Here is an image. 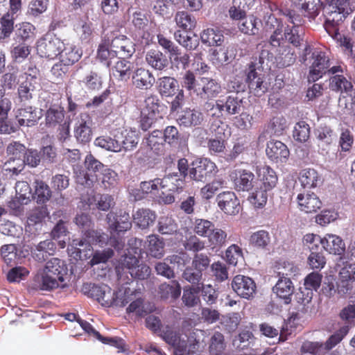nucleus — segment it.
<instances>
[{
    "label": "nucleus",
    "mask_w": 355,
    "mask_h": 355,
    "mask_svg": "<svg viewBox=\"0 0 355 355\" xmlns=\"http://www.w3.org/2000/svg\"><path fill=\"white\" fill-rule=\"evenodd\" d=\"M257 173L260 182L259 186L270 191L276 187L278 178L276 172L272 168L268 166H261L258 168Z\"/></svg>",
    "instance_id": "nucleus-31"
},
{
    "label": "nucleus",
    "mask_w": 355,
    "mask_h": 355,
    "mask_svg": "<svg viewBox=\"0 0 355 355\" xmlns=\"http://www.w3.org/2000/svg\"><path fill=\"white\" fill-rule=\"evenodd\" d=\"M234 183L237 191H248L254 187V175L246 169L234 171Z\"/></svg>",
    "instance_id": "nucleus-27"
},
{
    "label": "nucleus",
    "mask_w": 355,
    "mask_h": 355,
    "mask_svg": "<svg viewBox=\"0 0 355 355\" xmlns=\"http://www.w3.org/2000/svg\"><path fill=\"white\" fill-rule=\"evenodd\" d=\"M33 73H26V78L21 82L18 87L17 94L19 101L26 104L33 98V92L35 89L39 70L33 69Z\"/></svg>",
    "instance_id": "nucleus-14"
},
{
    "label": "nucleus",
    "mask_w": 355,
    "mask_h": 355,
    "mask_svg": "<svg viewBox=\"0 0 355 355\" xmlns=\"http://www.w3.org/2000/svg\"><path fill=\"white\" fill-rule=\"evenodd\" d=\"M329 75H331L329 85L331 90L347 94L352 91L353 85L351 82V78H347L343 75V73H330Z\"/></svg>",
    "instance_id": "nucleus-30"
},
{
    "label": "nucleus",
    "mask_w": 355,
    "mask_h": 355,
    "mask_svg": "<svg viewBox=\"0 0 355 355\" xmlns=\"http://www.w3.org/2000/svg\"><path fill=\"white\" fill-rule=\"evenodd\" d=\"M323 249L329 254L340 255L345 250V244L340 236L327 234L323 237Z\"/></svg>",
    "instance_id": "nucleus-35"
},
{
    "label": "nucleus",
    "mask_w": 355,
    "mask_h": 355,
    "mask_svg": "<svg viewBox=\"0 0 355 355\" xmlns=\"http://www.w3.org/2000/svg\"><path fill=\"white\" fill-rule=\"evenodd\" d=\"M216 172L217 166L214 162L208 158L201 157L191 162L189 176L192 180L205 182Z\"/></svg>",
    "instance_id": "nucleus-10"
},
{
    "label": "nucleus",
    "mask_w": 355,
    "mask_h": 355,
    "mask_svg": "<svg viewBox=\"0 0 355 355\" xmlns=\"http://www.w3.org/2000/svg\"><path fill=\"white\" fill-rule=\"evenodd\" d=\"M66 267L62 260L58 258H52L46 262L43 272L63 282L66 274Z\"/></svg>",
    "instance_id": "nucleus-36"
},
{
    "label": "nucleus",
    "mask_w": 355,
    "mask_h": 355,
    "mask_svg": "<svg viewBox=\"0 0 355 355\" xmlns=\"http://www.w3.org/2000/svg\"><path fill=\"white\" fill-rule=\"evenodd\" d=\"M107 222L111 233L126 232L132 227L129 214L121 209L116 213L110 211L107 215Z\"/></svg>",
    "instance_id": "nucleus-12"
},
{
    "label": "nucleus",
    "mask_w": 355,
    "mask_h": 355,
    "mask_svg": "<svg viewBox=\"0 0 355 355\" xmlns=\"http://www.w3.org/2000/svg\"><path fill=\"white\" fill-rule=\"evenodd\" d=\"M140 189L145 194H150L152 198L162 197L160 178H155L149 181H144L140 184Z\"/></svg>",
    "instance_id": "nucleus-50"
},
{
    "label": "nucleus",
    "mask_w": 355,
    "mask_h": 355,
    "mask_svg": "<svg viewBox=\"0 0 355 355\" xmlns=\"http://www.w3.org/2000/svg\"><path fill=\"white\" fill-rule=\"evenodd\" d=\"M164 139L162 130H153L148 137H146V144L150 150H154L157 154L162 151L164 145Z\"/></svg>",
    "instance_id": "nucleus-53"
},
{
    "label": "nucleus",
    "mask_w": 355,
    "mask_h": 355,
    "mask_svg": "<svg viewBox=\"0 0 355 355\" xmlns=\"http://www.w3.org/2000/svg\"><path fill=\"white\" fill-rule=\"evenodd\" d=\"M221 91L220 85L215 80L202 77L198 81L196 93L202 98H212L216 97Z\"/></svg>",
    "instance_id": "nucleus-19"
},
{
    "label": "nucleus",
    "mask_w": 355,
    "mask_h": 355,
    "mask_svg": "<svg viewBox=\"0 0 355 355\" xmlns=\"http://www.w3.org/2000/svg\"><path fill=\"white\" fill-rule=\"evenodd\" d=\"M280 12L286 17L287 21L292 24L293 26H304L306 17L301 12L300 10L296 8L293 3L290 8L282 9Z\"/></svg>",
    "instance_id": "nucleus-42"
},
{
    "label": "nucleus",
    "mask_w": 355,
    "mask_h": 355,
    "mask_svg": "<svg viewBox=\"0 0 355 355\" xmlns=\"http://www.w3.org/2000/svg\"><path fill=\"white\" fill-rule=\"evenodd\" d=\"M279 279L272 290L276 295L284 300L285 304H289L291 302V296L293 294L295 287L291 279L286 277L281 273H278Z\"/></svg>",
    "instance_id": "nucleus-25"
},
{
    "label": "nucleus",
    "mask_w": 355,
    "mask_h": 355,
    "mask_svg": "<svg viewBox=\"0 0 355 355\" xmlns=\"http://www.w3.org/2000/svg\"><path fill=\"white\" fill-rule=\"evenodd\" d=\"M349 331V325H344L331 335L325 343H323L326 353L339 344L348 334Z\"/></svg>",
    "instance_id": "nucleus-52"
},
{
    "label": "nucleus",
    "mask_w": 355,
    "mask_h": 355,
    "mask_svg": "<svg viewBox=\"0 0 355 355\" xmlns=\"http://www.w3.org/2000/svg\"><path fill=\"white\" fill-rule=\"evenodd\" d=\"M244 87L245 86L242 83H238L236 86L233 85L232 88L236 91V94L228 96L225 103H223L220 101H217L216 104L208 103L207 111L209 112V114L212 116L219 117L222 115V112L224 109L230 115L239 113L243 101L238 97L237 93L243 91Z\"/></svg>",
    "instance_id": "nucleus-6"
},
{
    "label": "nucleus",
    "mask_w": 355,
    "mask_h": 355,
    "mask_svg": "<svg viewBox=\"0 0 355 355\" xmlns=\"http://www.w3.org/2000/svg\"><path fill=\"white\" fill-rule=\"evenodd\" d=\"M74 223L81 230L83 236L92 238L93 236H96V234H98V233L92 227V223L87 214H78L74 218Z\"/></svg>",
    "instance_id": "nucleus-46"
},
{
    "label": "nucleus",
    "mask_w": 355,
    "mask_h": 355,
    "mask_svg": "<svg viewBox=\"0 0 355 355\" xmlns=\"http://www.w3.org/2000/svg\"><path fill=\"white\" fill-rule=\"evenodd\" d=\"M92 120L87 114H81L74 128V137L81 144L89 143L92 138Z\"/></svg>",
    "instance_id": "nucleus-17"
},
{
    "label": "nucleus",
    "mask_w": 355,
    "mask_h": 355,
    "mask_svg": "<svg viewBox=\"0 0 355 355\" xmlns=\"http://www.w3.org/2000/svg\"><path fill=\"white\" fill-rule=\"evenodd\" d=\"M64 119V110L60 105H51L46 112L45 123L49 128L60 125Z\"/></svg>",
    "instance_id": "nucleus-37"
},
{
    "label": "nucleus",
    "mask_w": 355,
    "mask_h": 355,
    "mask_svg": "<svg viewBox=\"0 0 355 355\" xmlns=\"http://www.w3.org/2000/svg\"><path fill=\"white\" fill-rule=\"evenodd\" d=\"M63 47V41L53 33L48 32L38 40L37 51L40 57L53 60L61 53Z\"/></svg>",
    "instance_id": "nucleus-8"
},
{
    "label": "nucleus",
    "mask_w": 355,
    "mask_h": 355,
    "mask_svg": "<svg viewBox=\"0 0 355 355\" xmlns=\"http://www.w3.org/2000/svg\"><path fill=\"white\" fill-rule=\"evenodd\" d=\"M218 207L226 214L236 215L240 211L239 200L233 191H224L216 197Z\"/></svg>",
    "instance_id": "nucleus-13"
},
{
    "label": "nucleus",
    "mask_w": 355,
    "mask_h": 355,
    "mask_svg": "<svg viewBox=\"0 0 355 355\" xmlns=\"http://www.w3.org/2000/svg\"><path fill=\"white\" fill-rule=\"evenodd\" d=\"M207 239L212 250H219L226 245L227 233L220 228L214 227Z\"/></svg>",
    "instance_id": "nucleus-45"
},
{
    "label": "nucleus",
    "mask_w": 355,
    "mask_h": 355,
    "mask_svg": "<svg viewBox=\"0 0 355 355\" xmlns=\"http://www.w3.org/2000/svg\"><path fill=\"white\" fill-rule=\"evenodd\" d=\"M133 219L138 227L146 229L154 223L156 214L149 209H139L133 214Z\"/></svg>",
    "instance_id": "nucleus-39"
},
{
    "label": "nucleus",
    "mask_w": 355,
    "mask_h": 355,
    "mask_svg": "<svg viewBox=\"0 0 355 355\" xmlns=\"http://www.w3.org/2000/svg\"><path fill=\"white\" fill-rule=\"evenodd\" d=\"M59 280L43 272L34 279L35 286L41 291H51L59 286Z\"/></svg>",
    "instance_id": "nucleus-48"
},
{
    "label": "nucleus",
    "mask_w": 355,
    "mask_h": 355,
    "mask_svg": "<svg viewBox=\"0 0 355 355\" xmlns=\"http://www.w3.org/2000/svg\"><path fill=\"white\" fill-rule=\"evenodd\" d=\"M94 145L108 151L120 152L121 146L120 141L109 136H100L96 138Z\"/></svg>",
    "instance_id": "nucleus-55"
},
{
    "label": "nucleus",
    "mask_w": 355,
    "mask_h": 355,
    "mask_svg": "<svg viewBox=\"0 0 355 355\" xmlns=\"http://www.w3.org/2000/svg\"><path fill=\"white\" fill-rule=\"evenodd\" d=\"M200 292V286H187L184 288L182 295V302L185 306L188 307H193L200 302V297L198 296Z\"/></svg>",
    "instance_id": "nucleus-51"
},
{
    "label": "nucleus",
    "mask_w": 355,
    "mask_h": 355,
    "mask_svg": "<svg viewBox=\"0 0 355 355\" xmlns=\"http://www.w3.org/2000/svg\"><path fill=\"white\" fill-rule=\"evenodd\" d=\"M282 28H277L270 37V44L275 48V60L280 67H287L293 65L296 60V53L288 44H285L282 34Z\"/></svg>",
    "instance_id": "nucleus-5"
},
{
    "label": "nucleus",
    "mask_w": 355,
    "mask_h": 355,
    "mask_svg": "<svg viewBox=\"0 0 355 355\" xmlns=\"http://www.w3.org/2000/svg\"><path fill=\"white\" fill-rule=\"evenodd\" d=\"M337 266L340 268L338 275L341 282H349L355 280V263L345 261L340 257Z\"/></svg>",
    "instance_id": "nucleus-43"
},
{
    "label": "nucleus",
    "mask_w": 355,
    "mask_h": 355,
    "mask_svg": "<svg viewBox=\"0 0 355 355\" xmlns=\"http://www.w3.org/2000/svg\"><path fill=\"white\" fill-rule=\"evenodd\" d=\"M56 250L55 243L51 240L47 239L40 242L33 249V258L39 262L45 261L50 256L53 255Z\"/></svg>",
    "instance_id": "nucleus-28"
},
{
    "label": "nucleus",
    "mask_w": 355,
    "mask_h": 355,
    "mask_svg": "<svg viewBox=\"0 0 355 355\" xmlns=\"http://www.w3.org/2000/svg\"><path fill=\"white\" fill-rule=\"evenodd\" d=\"M342 22H324V27L327 33L343 48L345 51L353 54V43L352 38L347 35H342L339 31V26Z\"/></svg>",
    "instance_id": "nucleus-20"
},
{
    "label": "nucleus",
    "mask_w": 355,
    "mask_h": 355,
    "mask_svg": "<svg viewBox=\"0 0 355 355\" xmlns=\"http://www.w3.org/2000/svg\"><path fill=\"white\" fill-rule=\"evenodd\" d=\"M200 38L203 44L209 46H220L224 40L223 33L218 28H208L204 30Z\"/></svg>",
    "instance_id": "nucleus-41"
},
{
    "label": "nucleus",
    "mask_w": 355,
    "mask_h": 355,
    "mask_svg": "<svg viewBox=\"0 0 355 355\" xmlns=\"http://www.w3.org/2000/svg\"><path fill=\"white\" fill-rule=\"evenodd\" d=\"M16 117L21 126L32 127L37 123L41 116L38 115L37 108L27 106L19 109Z\"/></svg>",
    "instance_id": "nucleus-33"
},
{
    "label": "nucleus",
    "mask_w": 355,
    "mask_h": 355,
    "mask_svg": "<svg viewBox=\"0 0 355 355\" xmlns=\"http://www.w3.org/2000/svg\"><path fill=\"white\" fill-rule=\"evenodd\" d=\"M299 209L305 213L316 212L322 207V202L314 193H299L297 196Z\"/></svg>",
    "instance_id": "nucleus-24"
},
{
    "label": "nucleus",
    "mask_w": 355,
    "mask_h": 355,
    "mask_svg": "<svg viewBox=\"0 0 355 355\" xmlns=\"http://www.w3.org/2000/svg\"><path fill=\"white\" fill-rule=\"evenodd\" d=\"M177 121L180 125L186 128L195 127L202 123L203 115L198 110L186 109L181 112Z\"/></svg>",
    "instance_id": "nucleus-32"
},
{
    "label": "nucleus",
    "mask_w": 355,
    "mask_h": 355,
    "mask_svg": "<svg viewBox=\"0 0 355 355\" xmlns=\"http://www.w3.org/2000/svg\"><path fill=\"white\" fill-rule=\"evenodd\" d=\"M266 152L268 158L276 163L285 162L290 155L287 146L278 140L268 141Z\"/></svg>",
    "instance_id": "nucleus-21"
},
{
    "label": "nucleus",
    "mask_w": 355,
    "mask_h": 355,
    "mask_svg": "<svg viewBox=\"0 0 355 355\" xmlns=\"http://www.w3.org/2000/svg\"><path fill=\"white\" fill-rule=\"evenodd\" d=\"M316 139L320 144L329 146L331 144L336 137L334 130L329 125H324L319 126L315 130Z\"/></svg>",
    "instance_id": "nucleus-56"
},
{
    "label": "nucleus",
    "mask_w": 355,
    "mask_h": 355,
    "mask_svg": "<svg viewBox=\"0 0 355 355\" xmlns=\"http://www.w3.org/2000/svg\"><path fill=\"white\" fill-rule=\"evenodd\" d=\"M239 30L246 35H254L258 33L257 19L253 15L245 17L238 24Z\"/></svg>",
    "instance_id": "nucleus-59"
},
{
    "label": "nucleus",
    "mask_w": 355,
    "mask_h": 355,
    "mask_svg": "<svg viewBox=\"0 0 355 355\" xmlns=\"http://www.w3.org/2000/svg\"><path fill=\"white\" fill-rule=\"evenodd\" d=\"M98 241V234L92 238L85 237L83 236L82 239H73L72 245L75 250L73 253H76V257L80 259H87L93 254V249L92 244Z\"/></svg>",
    "instance_id": "nucleus-22"
},
{
    "label": "nucleus",
    "mask_w": 355,
    "mask_h": 355,
    "mask_svg": "<svg viewBox=\"0 0 355 355\" xmlns=\"http://www.w3.org/2000/svg\"><path fill=\"white\" fill-rule=\"evenodd\" d=\"M300 353L301 354H311L312 355H325L326 352L324 349V346L323 343L322 342H312L309 340H306L302 343L300 348Z\"/></svg>",
    "instance_id": "nucleus-63"
},
{
    "label": "nucleus",
    "mask_w": 355,
    "mask_h": 355,
    "mask_svg": "<svg viewBox=\"0 0 355 355\" xmlns=\"http://www.w3.org/2000/svg\"><path fill=\"white\" fill-rule=\"evenodd\" d=\"M304 245L308 247L311 253L322 252L323 238L314 234H306L303 237Z\"/></svg>",
    "instance_id": "nucleus-58"
},
{
    "label": "nucleus",
    "mask_w": 355,
    "mask_h": 355,
    "mask_svg": "<svg viewBox=\"0 0 355 355\" xmlns=\"http://www.w3.org/2000/svg\"><path fill=\"white\" fill-rule=\"evenodd\" d=\"M175 21L177 26L186 32L193 30L197 23L195 17L187 11L178 12L175 16Z\"/></svg>",
    "instance_id": "nucleus-44"
},
{
    "label": "nucleus",
    "mask_w": 355,
    "mask_h": 355,
    "mask_svg": "<svg viewBox=\"0 0 355 355\" xmlns=\"http://www.w3.org/2000/svg\"><path fill=\"white\" fill-rule=\"evenodd\" d=\"M146 63L155 70L162 71L168 64V60L165 54L159 49H150L145 55Z\"/></svg>",
    "instance_id": "nucleus-34"
},
{
    "label": "nucleus",
    "mask_w": 355,
    "mask_h": 355,
    "mask_svg": "<svg viewBox=\"0 0 355 355\" xmlns=\"http://www.w3.org/2000/svg\"><path fill=\"white\" fill-rule=\"evenodd\" d=\"M15 35L17 39L27 42L33 40L35 36V27L29 22H22L17 26Z\"/></svg>",
    "instance_id": "nucleus-57"
},
{
    "label": "nucleus",
    "mask_w": 355,
    "mask_h": 355,
    "mask_svg": "<svg viewBox=\"0 0 355 355\" xmlns=\"http://www.w3.org/2000/svg\"><path fill=\"white\" fill-rule=\"evenodd\" d=\"M347 67L341 62L331 67L330 58L328 53L321 48H316L313 52V58L310 59V67L308 76L309 82H315L324 75L328 73H344Z\"/></svg>",
    "instance_id": "nucleus-2"
},
{
    "label": "nucleus",
    "mask_w": 355,
    "mask_h": 355,
    "mask_svg": "<svg viewBox=\"0 0 355 355\" xmlns=\"http://www.w3.org/2000/svg\"><path fill=\"white\" fill-rule=\"evenodd\" d=\"M269 55L268 51L263 50L259 54V58H253V60L247 64L245 69L246 76L245 81L251 92L257 96H261L268 89V84L263 80V76L259 74L257 71V60L259 64L261 66L264 62V58Z\"/></svg>",
    "instance_id": "nucleus-4"
},
{
    "label": "nucleus",
    "mask_w": 355,
    "mask_h": 355,
    "mask_svg": "<svg viewBox=\"0 0 355 355\" xmlns=\"http://www.w3.org/2000/svg\"><path fill=\"white\" fill-rule=\"evenodd\" d=\"M132 83L135 88L140 90L151 89L155 83V78L153 72L144 67L137 68L132 76Z\"/></svg>",
    "instance_id": "nucleus-16"
},
{
    "label": "nucleus",
    "mask_w": 355,
    "mask_h": 355,
    "mask_svg": "<svg viewBox=\"0 0 355 355\" xmlns=\"http://www.w3.org/2000/svg\"><path fill=\"white\" fill-rule=\"evenodd\" d=\"M59 55L60 60L69 66H71L78 62L81 57V54L76 49V46L69 44H65L64 43L62 52Z\"/></svg>",
    "instance_id": "nucleus-49"
},
{
    "label": "nucleus",
    "mask_w": 355,
    "mask_h": 355,
    "mask_svg": "<svg viewBox=\"0 0 355 355\" xmlns=\"http://www.w3.org/2000/svg\"><path fill=\"white\" fill-rule=\"evenodd\" d=\"M147 250L150 256L161 258L164 255V243L159 236L152 234L147 239Z\"/></svg>",
    "instance_id": "nucleus-47"
},
{
    "label": "nucleus",
    "mask_w": 355,
    "mask_h": 355,
    "mask_svg": "<svg viewBox=\"0 0 355 355\" xmlns=\"http://www.w3.org/2000/svg\"><path fill=\"white\" fill-rule=\"evenodd\" d=\"M248 241L250 246L257 250L268 251L272 247L271 235L265 230H259L252 232Z\"/></svg>",
    "instance_id": "nucleus-23"
},
{
    "label": "nucleus",
    "mask_w": 355,
    "mask_h": 355,
    "mask_svg": "<svg viewBox=\"0 0 355 355\" xmlns=\"http://www.w3.org/2000/svg\"><path fill=\"white\" fill-rule=\"evenodd\" d=\"M112 73L121 80L129 78L131 73V63L126 59H119L112 68Z\"/></svg>",
    "instance_id": "nucleus-62"
},
{
    "label": "nucleus",
    "mask_w": 355,
    "mask_h": 355,
    "mask_svg": "<svg viewBox=\"0 0 355 355\" xmlns=\"http://www.w3.org/2000/svg\"><path fill=\"white\" fill-rule=\"evenodd\" d=\"M214 227V223L209 220L197 218L193 223V232L201 237L208 238Z\"/></svg>",
    "instance_id": "nucleus-64"
},
{
    "label": "nucleus",
    "mask_w": 355,
    "mask_h": 355,
    "mask_svg": "<svg viewBox=\"0 0 355 355\" xmlns=\"http://www.w3.org/2000/svg\"><path fill=\"white\" fill-rule=\"evenodd\" d=\"M83 293L89 297L96 300L102 306L106 307H123L128 300L125 298L130 290H125L123 293L114 292L105 284L85 283L82 286Z\"/></svg>",
    "instance_id": "nucleus-1"
},
{
    "label": "nucleus",
    "mask_w": 355,
    "mask_h": 355,
    "mask_svg": "<svg viewBox=\"0 0 355 355\" xmlns=\"http://www.w3.org/2000/svg\"><path fill=\"white\" fill-rule=\"evenodd\" d=\"M174 36L177 42L187 49L193 50L198 46V39L195 35H189L188 32L178 30L175 32Z\"/></svg>",
    "instance_id": "nucleus-61"
},
{
    "label": "nucleus",
    "mask_w": 355,
    "mask_h": 355,
    "mask_svg": "<svg viewBox=\"0 0 355 355\" xmlns=\"http://www.w3.org/2000/svg\"><path fill=\"white\" fill-rule=\"evenodd\" d=\"M110 44L115 57L119 59L129 58L135 51L133 43L125 35L114 37Z\"/></svg>",
    "instance_id": "nucleus-15"
},
{
    "label": "nucleus",
    "mask_w": 355,
    "mask_h": 355,
    "mask_svg": "<svg viewBox=\"0 0 355 355\" xmlns=\"http://www.w3.org/2000/svg\"><path fill=\"white\" fill-rule=\"evenodd\" d=\"M270 191V190H266V188L259 186L249 196V200L255 208L261 209L266 205Z\"/></svg>",
    "instance_id": "nucleus-54"
},
{
    "label": "nucleus",
    "mask_w": 355,
    "mask_h": 355,
    "mask_svg": "<svg viewBox=\"0 0 355 355\" xmlns=\"http://www.w3.org/2000/svg\"><path fill=\"white\" fill-rule=\"evenodd\" d=\"M162 197L161 201L164 204H171L175 201L173 193H180L184 186L185 180L178 173L169 174L160 178Z\"/></svg>",
    "instance_id": "nucleus-9"
},
{
    "label": "nucleus",
    "mask_w": 355,
    "mask_h": 355,
    "mask_svg": "<svg viewBox=\"0 0 355 355\" xmlns=\"http://www.w3.org/2000/svg\"><path fill=\"white\" fill-rule=\"evenodd\" d=\"M299 180L304 189H313L322 184L323 180L318 171L312 168L302 169Z\"/></svg>",
    "instance_id": "nucleus-29"
},
{
    "label": "nucleus",
    "mask_w": 355,
    "mask_h": 355,
    "mask_svg": "<svg viewBox=\"0 0 355 355\" xmlns=\"http://www.w3.org/2000/svg\"><path fill=\"white\" fill-rule=\"evenodd\" d=\"M285 44L300 48L304 42L305 29L304 26H287L282 35Z\"/></svg>",
    "instance_id": "nucleus-26"
},
{
    "label": "nucleus",
    "mask_w": 355,
    "mask_h": 355,
    "mask_svg": "<svg viewBox=\"0 0 355 355\" xmlns=\"http://www.w3.org/2000/svg\"><path fill=\"white\" fill-rule=\"evenodd\" d=\"M178 87V81L174 78L163 76L158 79L157 88L162 96H173L175 94Z\"/></svg>",
    "instance_id": "nucleus-40"
},
{
    "label": "nucleus",
    "mask_w": 355,
    "mask_h": 355,
    "mask_svg": "<svg viewBox=\"0 0 355 355\" xmlns=\"http://www.w3.org/2000/svg\"><path fill=\"white\" fill-rule=\"evenodd\" d=\"M311 129L309 125L304 121L297 122L293 131L294 139L300 143H305L310 137Z\"/></svg>",
    "instance_id": "nucleus-60"
},
{
    "label": "nucleus",
    "mask_w": 355,
    "mask_h": 355,
    "mask_svg": "<svg viewBox=\"0 0 355 355\" xmlns=\"http://www.w3.org/2000/svg\"><path fill=\"white\" fill-rule=\"evenodd\" d=\"M323 7L324 22H343L353 10L350 0H325Z\"/></svg>",
    "instance_id": "nucleus-7"
},
{
    "label": "nucleus",
    "mask_w": 355,
    "mask_h": 355,
    "mask_svg": "<svg viewBox=\"0 0 355 355\" xmlns=\"http://www.w3.org/2000/svg\"><path fill=\"white\" fill-rule=\"evenodd\" d=\"M234 291L241 297L249 300L253 297L256 292L254 281L247 276L238 275L232 281Z\"/></svg>",
    "instance_id": "nucleus-11"
},
{
    "label": "nucleus",
    "mask_w": 355,
    "mask_h": 355,
    "mask_svg": "<svg viewBox=\"0 0 355 355\" xmlns=\"http://www.w3.org/2000/svg\"><path fill=\"white\" fill-rule=\"evenodd\" d=\"M26 149V146L18 141H12L9 144L6 148V154L8 159L6 164L11 165L12 163L23 161Z\"/></svg>",
    "instance_id": "nucleus-38"
},
{
    "label": "nucleus",
    "mask_w": 355,
    "mask_h": 355,
    "mask_svg": "<svg viewBox=\"0 0 355 355\" xmlns=\"http://www.w3.org/2000/svg\"><path fill=\"white\" fill-rule=\"evenodd\" d=\"M84 165L85 170L81 166L74 168L76 182L85 187L91 188L98 181V173L102 172L105 166L91 153L86 155Z\"/></svg>",
    "instance_id": "nucleus-3"
},
{
    "label": "nucleus",
    "mask_w": 355,
    "mask_h": 355,
    "mask_svg": "<svg viewBox=\"0 0 355 355\" xmlns=\"http://www.w3.org/2000/svg\"><path fill=\"white\" fill-rule=\"evenodd\" d=\"M291 3L296 8L300 10L310 21L319 15L324 7L321 0H291Z\"/></svg>",
    "instance_id": "nucleus-18"
}]
</instances>
